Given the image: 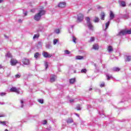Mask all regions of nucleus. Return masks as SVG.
<instances>
[{
	"instance_id": "obj_1",
	"label": "nucleus",
	"mask_w": 131,
	"mask_h": 131,
	"mask_svg": "<svg viewBox=\"0 0 131 131\" xmlns=\"http://www.w3.org/2000/svg\"><path fill=\"white\" fill-rule=\"evenodd\" d=\"M45 14L46 11L44 10H40L38 13L35 15L34 20H35V21H39L41 18V16H43Z\"/></svg>"
},
{
	"instance_id": "obj_2",
	"label": "nucleus",
	"mask_w": 131,
	"mask_h": 131,
	"mask_svg": "<svg viewBox=\"0 0 131 131\" xmlns=\"http://www.w3.org/2000/svg\"><path fill=\"white\" fill-rule=\"evenodd\" d=\"M18 63H19V62L15 58H11L10 60V64L11 66H16Z\"/></svg>"
},
{
	"instance_id": "obj_3",
	"label": "nucleus",
	"mask_w": 131,
	"mask_h": 131,
	"mask_svg": "<svg viewBox=\"0 0 131 131\" xmlns=\"http://www.w3.org/2000/svg\"><path fill=\"white\" fill-rule=\"evenodd\" d=\"M42 55H43V57H44V58H51V57L53 56V55L52 54H49V53H48L47 52H43Z\"/></svg>"
},
{
	"instance_id": "obj_4",
	"label": "nucleus",
	"mask_w": 131,
	"mask_h": 131,
	"mask_svg": "<svg viewBox=\"0 0 131 131\" xmlns=\"http://www.w3.org/2000/svg\"><path fill=\"white\" fill-rule=\"evenodd\" d=\"M10 92L11 93H16V94H20V91L15 87H12L10 89Z\"/></svg>"
},
{
	"instance_id": "obj_5",
	"label": "nucleus",
	"mask_w": 131,
	"mask_h": 131,
	"mask_svg": "<svg viewBox=\"0 0 131 131\" xmlns=\"http://www.w3.org/2000/svg\"><path fill=\"white\" fill-rule=\"evenodd\" d=\"M22 63H23L24 65H29V59L24 58L23 59Z\"/></svg>"
},
{
	"instance_id": "obj_6",
	"label": "nucleus",
	"mask_w": 131,
	"mask_h": 131,
	"mask_svg": "<svg viewBox=\"0 0 131 131\" xmlns=\"http://www.w3.org/2000/svg\"><path fill=\"white\" fill-rule=\"evenodd\" d=\"M82 20H83V14L79 13L78 15V21H79V22H81Z\"/></svg>"
},
{
	"instance_id": "obj_7",
	"label": "nucleus",
	"mask_w": 131,
	"mask_h": 131,
	"mask_svg": "<svg viewBox=\"0 0 131 131\" xmlns=\"http://www.w3.org/2000/svg\"><path fill=\"white\" fill-rule=\"evenodd\" d=\"M58 8H65L66 7V3L65 2H60L58 5Z\"/></svg>"
},
{
	"instance_id": "obj_8",
	"label": "nucleus",
	"mask_w": 131,
	"mask_h": 131,
	"mask_svg": "<svg viewBox=\"0 0 131 131\" xmlns=\"http://www.w3.org/2000/svg\"><path fill=\"white\" fill-rule=\"evenodd\" d=\"M56 78H57V76H56L55 75H52V76L50 78L51 82H54V81H56Z\"/></svg>"
},
{
	"instance_id": "obj_9",
	"label": "nucleus",
	"mask_w": 131,
	"mask_h": 131,
	"mask_svg": "<svg viewBox=\"0 0 131 131\" xmlns=\"http://www.w3.org/2000/svg\"><path fill=\"white\" fill-rule=\"evenodd\" d=\"M87 25L88 26V28H89L90 30H94V26H93L91 23L87 24Z\"/></svg>"
},
{
	"instance_id": "obj_10",
	"label": "nucleus",
	"mask_w": 131,
	"mask_h": 131,
	"mask_svg": "<svg viewBox=\"0 0 131 131\" xmlns=\"http://www.w3.org/2000/svg\"><path fill=\"white\" fill-rule=\"evenodd\" d=\"M105 12H101V14L100 15L101 20H105Z\"/></svg>"
},
{
	"instance_id": "obj_11",
	"label": "nucleus",
	"mask_w": 131,
	"mask_h": 131,
	"mask_svg": "<svg viewBox=\"0 0 131 131\" xmlns=\"http://www.w3.org/2000/svg\"><path fill=\"white\" fill-rule=\"evenodd\" d=\"M110 17L111 20H112V19L114 18L115 15H114V13H113V12L112 11L110 12Z\"/></svg>"
},
{
	"instance_id": "obj_12",
	"label": "nucleus",
	"mask_w": 131,
	"mask_h": 131,
	"mask_svg": "<svg viewBox=\"0 0 131 131\" xmlns=\"http://www.w3.org/2000/svg\"><path fill=\"white\" fill-rule=\"evenodd\" d=\"M93 48L94 49V50H99V45L97 44H95L93 45Z\"/></svg>"
},
{
	"instance_id": "obj_13",
	"label": "nucleus",
	"mask_w": 131,
	"mask_h": 131,
	"mask_svg": "<svg viewBox=\"0 0 131 131\" xmlns=\"http://www.w3.org/2000/svg\"><path fill=\"white\" fill-rule=\"evenodd\" d=\"M76 59L77 60H82L83 59V56H80V55H78L76 56Z\"/></svg>"
},
{
	"instance_id": "obj_14",
	"label": "nucleus",
	"mask_w": 131,
	"mask_h": 131,
	"mask_svg": "<svg viewBox=\"0 0 131 131\" xmlns=\"http://www.w3.org/2000/svg\"><path fill=\"white\" fill-rule=\"evenodd\" d=\"M113 71L115 72L120 71V69H119V68L118 67H115V68H113Z\"/></svg>"
},
{
	"instance_id": "obj_15",
	"label": "nucleus",
	"mask_w": 131,
	"mask_h": 131,
	"mask_svg": "<svg viewBox=\"0 0 131 131\" xmlns=\"http://www.w3.org/2000/svg\"><path fill=\"white\" fill-rule=\"evenodd\" d=\"M107 51L109 52H113V48H112V46H108V48H107Z\"/></svg>"
},
{
	"instance_id": "obj_16",
	"label": "nucleus",
	"mask_w": 131,
	"mask_h": 131,
	"mask_svg": "<svg viewBox=\"0 0 131 131\" xmlns=\"http://www.w3.org/2000/svg\"><path fill=\"white\" fill-rule=\"evenodd\" d=\"M76 81L75 78H72L70 79V83H71L72 84H73L74 82Z\"/></svg>"
},
{
	"instance_id": "obj_17",
	"label": "nucleus",
	"mask_w": 131,
	"mask_h": 131,
	"mask_svg": "<svg viewBox=\"0 0 131 131\" xmlns=\"http://www.w3.org/2000/svg\"><path fill=\"white\" fill-rule=\"evenodd\" d=\"M100 21V19L99 18V17L96 16L95 17V19L94 20V21L95 23H98V22H99Z\"/></svg>"
},
{
	"instance_id": "obj_18",
	"label": "nucleus",
	"mask_w": 131,
	"mask_h": 131,
	"mask_svg": "<svg viewBox=\"0 0 131 131\" xmlns=\"http://www.w3.org/2000/svg\"><path fill=\"white\" fill-rule=\"evenodd\" d=\"M85 20L86 21L87 24H88L89 23H91V19L90 18V17H86Z\"/></svg>"
},
{
	"instance_id": "obj_19",
	"label": "nucleus",
	"mask_w": 131,
	"mask_h": 131,
	"mask_svg": "<svg viewBox=\"0 0 131 131\" xmlns=\"http://www.w3.org/2000/svg\"><path fill=\"white\" fill-rule=\"evenodd\" d=\"M39 37V34H35L33 36V39H35V38H38Z\"/></svg>"
},
{
	"instance_id": "obj_20",
	"label": "nucleus",
	"mask_w": 131,
	"mask_h": 131,
	"mask_svg": "<svg viewBox=\"0 0 131 131\" xmlns=\"http://www.w3.org/2000/svg\"><path fill=\"white\" fill-rule=\"evenodd\" d=\"M6 56L8 58H12V54L10 52H8Z\"/></svg>"
},
{
	"instance_id": "obj_21",
	"label": "nucleus",
	"mask_w": 131,
	"mask_h": 131,
	"mask_svg": "<svg viewBox=\"0 0 131 131\" xmlns=\"http://www.w3.org/2000/svg\"><path fill=\"white\" fill-rule=\"evenodd\" d=\"M93 41H95V37H91L90 40H89V42H93Z\"/></svg>"
},
{
	"instance_id": "obj_22",
	"label": "nucleus",
	"mask_w": 131,
	"mask_h": 131,
	"mask_svg": "<svg viewBox=\"0 0 131 131\" xmlns=\"http://www.w3.org/2000/svg\"><path fill=\"white\" fill-rule=\"evenodd\" d=\"M38 56H39V53H38V52H36L34 54V58H35L36 59H37V58H38Z\"/></svg>"
},
{
	"instance_id": "obj_23",
	"label": "nucleus",
	"mask_w": 131,
	"mask_h": 131,
	"mask_svg": "<svg viewBox=\"0 0 131 131\" xmlns=\"http://www.w3.org/2000/svg\"><path fill=\"white\" fill-rule=\"evenodd\" d=\"M67 122L68 123H72V122H73V120L72 119L70 118L67 120Z\"/></svg>"
},
{
	"instance_id": "obj_24",
	"label": "nucleus",
	"mask_w": 131,
	"mask_h": 131,
	"mask_svg": "<svg viewBox=\"0 0 131 131\" xmlns=\"http://www.w3.org/2000/svg\"><path fill=\"white\" fill-rule=\"evenodd\" d=\"M121 5L122 7H125V6H126V4H125V2L124 1H122L121 2Z\"/></svg>"
},
{
	"instance_id": "obj_25",
	"label": "nucleus",
	"mask_w": 131,
	"mask_h": 131,
	"mask_svg": "<svg viewBox=\"0 0 131 131\" xmlns=\"http://www.w3.org/2000/svg\"><path fill=\"white\" fill-rule=\"evenodd\" d=\"M110 25V21H107L106 24H105V28L106 29H107V28H108V27H109V25Z\"/></svg>"
},
{
	"instance_id": "obj_26",
	"label": "nucleus",
	"mask_w": 131,
	"mask_h": 131,
	"mask_svg": "<svg viewBox=\"0 0 131 131\" xmlns=\"http://www.w3.org/2000/svg\"><path fill=\"white\" fill-rule=\"evenodd\" d=\"M76 109L78 111H80V110H81V107H80V105L78 104L77 105Z\"/></svg>"
},
{
	"instance_id": "obj_27",
	"label": "nucleus",
	"mask_w": 131,
	"mask_h": 131,
	"mask_svg": "<svg viewBox=\"0 0 131 131\" xmlns=\"http://www.w3.org/2000/svg\"><path fill=\"white\" fill-rule=\"evenodd\" d=\"M86 71H87V70L85 69H82L81 70V73H85H85H86Z\"/></svg>"
},
{
	"instance_id": "obj_28",
	"label": "nucleus",
	"mask_w": 131,
	"mask_h": 131,
	"mask_svg": "<svg viewBox=\"0 0 131 131\" xmlns=\"http://www.w3.org/2000/svg\"><path fill=\"white\" fill-rule=\"evenodd\" d=\"M0 124H2V125H6V124H7V121H0Z\"/></svg>"
},
{
	"instance_id": "obj_29",
	"label": "nucleus",
	"mask_w": 131,
	"mask_h": 131,
	"mask_svg": "<svg viewBox=\"0 0 131 131\" xmlns=\"http://www.w3.org/2000/svg\"><path fill=\"white\" fill-rule=\"evenodd\" d=\"M72 39H73V42H74L75 43H76V38H75V36H73Z\"/></svg>"
},
{
	"instance_id": "obj_30",
	"label": "nucleus",
	"mask_w": 131,
	"mask_h": 131,
	"mask_svg": "<svg viewBox=\"0 0 131 131\" xmlns=\"http://www.w3.org/2000/svg\"><path fill=\"white\" fill-rule=\"evenodd\" d=\"M64 54L66 55H69V54H70V51H69V50H65Z\"/></svg>"
},
{
	"instance_id": "obj_31",
	"label": "nucleus",
	"mask_w": 131,
	"mask_h": 131,
	"mask_svg": "<svg viewBox=\"0 0 131 131\" xmlns=\"http://www.w3.org/2000/svg\"><path fill=\"white\" fill-rule=\"evenodd\" d=\"M58 42V39H54L53 40V45H56Z\"/></svg>"
},
{
	"instance_id": "obj_32",
	"label": "nucleus",
	"mask_w": 131,
	"mask_h": 131,
	"mask_svg": "<svg viewBox=\"0 0 131 131\" xmlns=\"http://www.w3.org/2000/svg\"><path fill=\"white\" fill-rule=\"evenodd\" d=\"M55 32L57 34H58V33H60V29H57L55 30Z\"/></svg>"
},
{
	"instance_id": "obj_33",
	"label": "nucleus",
	"mask_w": 131,
	"mask_h": 131,
	"mask_svg": "<svg viewBox=\"0 0 131 131\" xmlns=\"http://www.w3.org/2000/svg\"><path fill=\"white\" fill-rule=\"evenodd\" d=\"M48 67H49V63L48 62H45V68L46 69H48Z\"/></svg>"
},
{
	"instance_id": "obj_34",
	"label": "nucleus",
	"mask_w": 131,
	"mask_h": 131,
	"mask_svg": "<svg viewBox=\"0 0 131 131\" xmlns=\"http://www.w3.org/2000/svg\"><path fill=\"white\" fill-rule=\"evenodd\" d=\"M38 102H39V103H40V104H43V100L42 99H38Z\"/></svg>"
},
{
	"instance_id": "obj_35",
	"label": "nucleus",
	"mask_w": 131,
	"mask_h": 131,
	"mask_svg": "<svg viewBox=\"0 0 131 131\" xmlns=\"http://www.w3.org/2000/svg\"><path fill=\"white\" fill-rule=\"evenodd\" d=\"M20 77H21V75L19 74H17L15 75V77L16 78H20Z\"/></svg>"
},
{
	"instance_id": "obj_36",
	"label": "nucleus",
	"mask_w": 131,
	"mask_h": 131,
	"mask_svg": "<svg viewBox=\"0 0 131 131\" xmlns=\"http://www.w3.org/2000/svg\"><path fill=\"white\" fill-rule=\"evenodd\" d=\"M106 77H107V80H109V79H110L112 77L111 76H109V75H108V74L106 75Z\"/></svg>"
},
{
	"instance_id": "obj_37",
	"label": "nucleus",
	"mask_w": 131,
	"mask_h": 131,
	"mask_svg": "<svg viewBox=\"0 0 131 131\" xmlns=\"http://www.w3.org/2000/svg\"><path fill=\"white\" fill-rule=\"evenodd\" d=\"M100 88H104V86H105V83H102L101 84H100Z\"/></svg>"
},
{
	"instance_id": "obj_38",
	"label": "nucleus",
	"mask_w": 131,
	"mask_h": 131,
	"mask_svg": "<svg viewBox=\"0 0 131 131\" xmlns=\"http://www.w3.org/2000/svg\"><path fill=\"white\" fill-rule=\"evenodd\" d=\"M6 93H5V92H2V93H1V96H2V97H3V96H6Z\"/></svg>"
},
{
	"instance_id": "obj_39",
	"label": "nucleus",
	"mask_w": 131,
	"mask_h": 131,
	"mask_svg": "<svg viewBox=\"0 0 131 131\" xmlns=\"http://www.w3.org/2000/svg\"><path fill=\"white\" fill-rule=\"evenodd\" d=\"M127 61H130V57L129 56L127 57Z\"/></svg>"
},
{
	"instance_id": "obj_40",
	"label": "nucleus",
	"mask_w": 131,
	"mask_h": 131,
	"mask_svg": "<svg viewBox=\"0 0 131 131\" xmlns=\"http://www.w3.org/2000/svg\"><path fill=\"white\" fill-rule=\"evenodd\" d=\"M20 103L22 104L21 107L23 108V103H24V101H23V100H20Z\"/></svg>"
},
{
	"instance_id": "obj_41",
	"label": "nucleus",
	"mask_w": 131,
	"mask_h": 131,
	"mask_svg": "<svg viewBox=\"0 0 131 131\" xmlns=\"http://www.w3.org/2000/svg\"><path fill=\"white\" fill-rule=\"evenodd\" d=\"M47 120H44L43 123V125H45V124H47Z\"/></svg>"
},
{
	"instance_id": "obj_42",
	"label": "nucleus",
	"mask_w": 131,
	"mask_h": 131,
	"mask_svg": "<svg viewBox=\"0 0 131 131\" xmlns=\"http://www.w3.org/2000/svg\"><path fill=\"white\" fill-rule=\"evenodd\" d=\"M70 103H73V102H74V99L70 100Z\"/></svg>"
},
{
	"instance_id": "obj_43",
	"label": "nucleus",
	"mask_w": 131,
	"mask_h": 131,
	"mask_svg": "<svg viewBox=\"0 0 131 131\" xmlns=\"http://www.w3.org/2000/svg\"><path fill=\"white\" fill-rule=\"evenodd\" d=\"M27 14H28L27 11H26V12H25V13H24L25 16H26V15H27Z\"/></svg>"
},
{
	"instance_id": "obj_44",
	"label": "nucleus",
	"mask_w": 131,
	"mask_h": 131,
	"mask_svg": "<svg viewBox=\"0 0 131 131\" xmlns=\"http://www.w3.org/2000/svg\"><path fill=\"white\" fill-rule=\"evenodd\" d=\"M4 115H1L0 114V117H4Z\"/></svg>"
},
{
	"instance_id": "obj_45",
	"label": "nucleus",
	"mask_w": 131,
	"mask_h": 131,
	"mask_svg": "<svg viewBox=\"0 0 131 131\" xmlns=\"http://www.w3.org/2000/svg\"><path fill=\"white\" fill-rule=\"evenodd\" d=\"M18 22H19L20 23H21V22H22V20L21 19H19L18 20Z\"/></svg>"
},
{
	"instance_id": "obj_46",
	"label": "nucleus",
	"mask_w": 131,
	"mask_h": 131,
	"mask_svg": "<svg viewBox=\"0 0 131 131\" xmlns=\"http://www.w3.org/2000/svg\"><path fill=\"white\" fill-rule=\"evenodd\" d=\"M3 66L2 65H0V69H2Z\"/></svg>"
},
{
	"instance_id": "obj_47",
	"label": "nucleus",
	"mask_w": 131,
	"mask_h": 131,
	"mask_svg": "<svg viewBox=\"0 0 131 131\" xmlns=\"http://www.w3.org/2000/svg\"><path fill=\"white\" fill-rule=\"evenodd\" d=\"M3 2H4V0H0V3H3Z\"/></svg>"
},
{
	"instance_id": "obj_48",
	"label": "nucleus",
	"mask_w": 131,
	"mask_h": 131,
	"mask_svg": "<svg viewBox=\"0 0 131 131\" xmlns=\"http://www.w3.org/2000/svg\"><path fill=\"white\" fill-rule=\"evenodd\" d=\"M89 91H93L92 88H90V89H89Z\"/></svg>"
},
{
	"instance_id": "obj_49",
	"label": "nucleus",
	"mask_w": 131,
	"mask_h": 131,
	"mask_svg": "<svg viewBox=\"0 0 131 131\" xmlns=\"http://www.w3.org/2000/svg\"><path fill=\"white\" fill-rule=\"evenodd\" d=\"M76 115H77V116H79L78 115V114H76Z\"/></svg>"
}]
</instances>
